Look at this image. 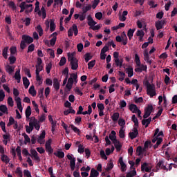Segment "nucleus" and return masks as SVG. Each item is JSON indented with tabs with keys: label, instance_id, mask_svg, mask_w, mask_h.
Segmentation results:
<instances>
[{
	"label": "nucleus",
	"instance_id": "nucleus-1",
	"mask_svg": "<svg viewBox=\"0 0 177 177\" xmlns=\"http://www.w3.org/2000/svg\"><path fill=\"white\" fill-rule=\"evenodd\" d=\"M145 85L147 86V93L149 95V96H150V97H153L157 95V93H156V87L154 84H150V82L147 80L145 83Z\"/></svg>",
	"mask_w": 177,
	"mask_h": 177
},
{
	"label": "nucleus",
	"instance_id": "nucleus-2",
	"mask_svg": "<svg viewBox=\"0 0 177 177\" xmlns=\"http://www.w3.org/2000/svg\"><path fill=\"white\" fill-rule=\"evenodd\" d=\"M160 169H163V171H168V168H167V165H164V160H160L156 164V167L153 169V172H158Z\"/></svg>",
	"mask_w": 177,
	"mask_h": 177
},
{
	"label": "nucleus",
	"instance_id": "nucleus-3",
	"mask_svg": "<svg viewBox=\"0 0 177 177\" xmlns=\"http://www.w3.org/2000/svg\"><path fill=\"white\" fill-rule=\"evenodd\" d=\"M68 160H70V167L71 171H74L75 169V158L74 155L68 153L66 156Z\"/></svg>",
	"mask_w": 177,
	"mask_h": 177
},
{
	"label": "nucleus",
	"instance_id": "nucleus-4",
	"mask_svg": "<svg viewBox=\"0 0 177 177\" xmlns=\"http://www.w3.org/2000/svg\"><path fill=\"white\" fill-rule=\"evenodd\" d=\"M52 139H49L46 142L45 147L46 151H47L48 154L50 155L53 153V149L52 148Z\"/></svg>",
	"mask_w": 177,
	"mask_h": 177
},
{
	"label": "nucleus",
	"instance_id": "nucleus-5",
	"mask_svg": "<svg viewBox=\"0 0 177 177\" xmlns=\"http://www.w3.org/2000/svg\"><path fill=\"white\" fill-rule=\"evenodd\" d=\"M153 111V105H148L147 107L145 110V113L143 115V118H149L150 117V115L151 114Z\"/></svg>",
	"mask_w": 177,
	"mask_h": 177
},
{
	"label": "nucleus",
	"instance_id": "nucleus-6",
	"mask_svg": "<svg viewBox=\"0 0 177 177\" xmlns=\"http://www.w3.org/2000/svg\"><path fill=\"white\" fill-rule=\"evenodd\" d=\"M152 167L149 166V163L144 162L141 165V171L142 172H151Z\"/></svg>",
	"mask_w": 177,
	"mask_h": 177
},
{
	"label": "nucleus",
	"instance_id": "nucleus-7",
	"mask_svg": "<svg viewBox=\"0 0 177 177\" xmlns=\"http://www.w3.org/2000/svg\"><path fill=\"white\" fill-rule=\"evenodd\" d=\"M45 135H46V133L45 130H44L37 138V142L39 143V145H44L45 143Z\"/></svg>",
	"mask_w": 177,
	"mask_h": 177
},
{
	"label": "nucleus",
	"instance_id": "nucleus-8",
	"mask_svg": "<svg viewBox=\"0 0 177 177\" xmlns=\"http://www.w3.org/2000/svg\"><path fill=\"white\" fill-rule=\"evenodd\" d=\"M138 135H139V132L138 131V128L136 127H134L133 129V131L129 133V136L130 139H131V140L136 138Z\"/></svg>",
	"mask_w": 177,
	"mask_h": 177
},
{
	"label": "nucleus",
	"instance_id": "nucleus-9",
	"mask_svg": "<svg viewBox=\"0 0 177 177\" xmlns=\"http://www.w3.org/2000/svg\"><path fill=\"white\" fill-rule=\"evenodd\" d=\"M74 84V77H73L72 76H71L68 79V82L66 85V88L68 89V91H71V89L73 88V84Z\"/></svg>",
	"mask_w": 177,
	"mask_h": 177
},
{
	"label": "nucleus",
	"instance_id": "nucleus-10",
	"mask_svg": "<svg viewBox=\"0 0 177 177\" xmlns=\"http://www.w3.org/2000/svg\"><path fill=\"white\" fill-rule=\"evenodd\" d=\"M22 40L26 44H32L34 42V39L28 35H22Z\"/></svg>",
	"mask_w": 177,
	"mask_h": 177
},
{
	"label": "nucleus",
	"instance_id": "nucleus-11",
	"mask_svg": "<svg viewBox=\"0 0 177 177\" xmlns=\"http://www.w3.org/2000/svg\"><path fill=\"white\" fill-rule=\"evenodd\" d=\"M119 164H120L121 167V171L122 172H125L127 171V165L124 162V160L122 159V157H120L118 160Z\"/></svg>",
	"mask_w": 177,
	"mask_h": 177
},
{
	"label": "nucleus",
	"instance_id": "nucleus-12",
	"mask_svg": "<svg viewBox=\"0 0 177 177\" xmlns=\"http://www.w3.org/2000/svg\"><path fill=\"white\" fill-rule=\"evenodd\" d=\"M15 102L17 103V107L18 110H19L21 113H23V106H21V98L17 97L15 99Z\"/></svg>",
	"mask_w": 177,
	"mask_h": 177
},
{
	"label": "nucleus",
	"instance_id": "nucleus-13",
	"mask_svg": "<svg viewBox=\"0 0 177 177\" xmlns=\"http://www.w3.org/2000/svg\"><path fill=\"white\" fill-rule=\"evenodd\" d=\"M30 154L33 156L35 161H41L39 156H38V152L35 149H30Z\"/></svg>",
	"mask_w": 177,
	"mask_h": 177
},
{
	"label": "nucleus",
	"instance_id": "nucleus-14",
	"mask_svg": "<svg viewBox=\"0 0 177 177\" xmlns=\"http://www.w3.org/2000/svg\"><path fill=\"white\" fill-rule=\"evenodd\" d=\"M164 24H165V21H158L155 23V27L158 30H161L164 27Z\"/></svg>",
	"mask_w": 177,
	"mask_h": 177
},
{
	"label": "nucleus",
	"instance_id": "nucleus-15",
	"mask_svg": "<svg viewBox=\"0 0 177 177\" xmlns=\"http://www.w3.org/2000/svg\"><path fill=\"white\" fill-rule=\"evenodd\" d=\"M53 88L55 91L60 89V82H59V80L56 77L53 79Z\"/></svg>",
	"mask_w": 177,
	"mask_h": 177
},
{
	"label": "nucleus",
	"instance_id": "nucleus-16",
	"mask_svg": "<svg viewBox=\"0 0 177 177\" xmlns=\"http://www.w3.org/2000/svg\"><path fill=\"white\" fill-rule=\"evenodd\" d=\"M129 110L131 111L132 113H136L138 111H139V109H138V106L134 104H131L129 106Z\"/></svg>",
	"mask_w": 177,
	"mask_h": 177
},
{
	"label": "nucleus",
	"instance_id": "nucleus-17",
	"mask_svg": "<svg viewBox=\"0 0 177 177\" xmlns=\"http://www.w3.org/2000/svg\"><path fill=\"white\" fill-rule=\"evenodd\" d=\"M116 133L115 131L113 130L111 132V134L109 135V138L110 139V140H111L113 142V143H114V142H115V140H117V136H115Z\"/></svg>",
	"mask_w": 177,
	"mask_h": 177
},
{
	"label": "nucleus",
	"instance_id": "nucleus-18",
	"mask_svg": "<svg viewBox=\"0 0 177 177\" xmlns=\"http://www.w3.org/2000/svg\"><path fill=\"white\" fill-rule=\"evenodd\" d=\"M113 145L115 146L116 151H121L122 145H121V143L120 142V141H118V140H115L113 142Z\"/></svg>",
	"mask_w": 177,
	"mask_h": 177
},
{
	"label": "nucleus",
	"instance_id": "nucleus-19",
	"mask_svg": "<svg viewBox=\"0 0 177 177\" xmlns=\"http://www.w3.org/2000/svg\"><path fill=\"white\" fill-rule=\"evenodd\" d=\"M16 152L19 161H23V157H21V147L20 146L17 147Z\"/></svg>",
	"mask_w": 177,
	"mask_h": 177
},
{
	"label": "nucleus",
	"instance_id": "nucleus-20",
	"mask_svg": "<svg viewBox=\"0 0 177 177\" xmlns=\"http://www.w3.org/2000/svg\"><path fill=\"white\" fill-rule=\"evenodd\" d=\"M151 122V117L149 118L148 119H144L142 120V124L145 125V128H147L150 123Z\"/></svg>",
	"mask_w": 177,
	"mask_h": 177
},
{
	"label": "nucleus",
	"instance_id": "nucleus-21",
	"mask_svg": "<svg viewBox=\"0 0 177 177\" xmlns=\"http://www.w3.org/2000/svg\"><path fill=\"white\" fill-rule=\"evenodd\" d=\"M15 79L17 80V83L19 84L20 80H21V75H20V68L16 71Z\"/></svg>",
	"mask_w": 177,
	"mask_h": 177
},
{
	"label": "nucleus",
	"instance_id": "nucleus-22",
	"mask_svg": "<svg viewBox=\"0 0 177 177\" xmlns=\"http://www.w3.org/2000/svg\"><path fill=\"white\" fill-rule=\"evenodd\" d=\"M71 69L77 70L78 68V59H75L71 62Z\"/></svg>",
	"mask_w": 177,
	"mask_h": 177
},
{
	"label": "nucleus",
	"instance_id": "nucleus-23",
	"mask_svg": "<svg viewBox=\"0 0 177 177\" xmlns=\"http://www.w3.org/2000/svg\"><path fill=\"white\" fill-rule=\"evenodd\" d=\"M22 80L25 89H27L28 86H30V80L27 78V77H24Z\"/></svg>",
	"mask_w": 177,
	"mask_h": 177
},
{
	"label": "nucleus",
	"instance_id": "nucleus-24",
	"mask_svg": "<svg viewBox=\"0 0 177 177\" xmlns=\"http://www.w3.org/2000/svg\"><path fill=\"white\" fill-rule=\"evenodd\" d=\"M28 92L32 96H37V91H35V87L34 86H31L30 87Z\"/></svg>",
	"mask_w": 177,
	"mask_h": 177
},
{
	"label": "nucleus",
	"instance_id": "nucleus-25",
	"mask_svg": "<svg viewBox=\"0 0 177 177\" xmlns=\"http://www.w3.org/2000/svg\"><path fill=\"white\" fill-rule=\"evenodd\" d=\"M160 132V129H156L153 134V138L152 139V143H156L160 138L157 136V134Z\"/></svg>",
	"mask_w": 177,
	"mask_h": 177
},
{
	"label": "nucleus",
	"instance_id": "nucleus-26",
	"mask_svg": "<svg viewBox=\"0 0 177 177\" xmlns=\"http://www.w3.org/2000/svg\"><path fill=\"white\" fill-rule=\"evenodd\" d=\"M99 176V171L95 169H91L89 177H97Z\"/></svg>",
	"mask_w": 177,
	"mask_h": 177
},
{
	"label": "nucleus",
	"instance_id": "nucleus-27",
	"mask_svg": "<svg viewBox=\"0 0 177 177\" xmlns=\"http://www.w3.org/2000/svg\"><path fill=\"white\" fill-rule=\"evenodd\" d=\"M55 30H56V24H55V21H53V19H50V31H51V32H53Z\"/></svg>",
	"mask_w": 177,
	"mask_h": 177
},
{
	"label": "nucleus",
	"instance_id": "nucleus-28",
	"mask_svg": "<svg viewBox=\"0 0 177 177\" xmlns=\"http://www.w3.org/2000/svg\"><path fill=\"white\" fill-rule=\"evenodd\" d=\"M126 71L128 73V77L131 78V77H133V67H129L126 68Z\"/></svg>",
	"mask_w": 177,
	"mask_h": 177
},
{
	"label": "nucleus",
	"instance_id": "nucleus-29",
	"mask_svg": "<svg viewBox=\"0 0 177 177\" xmlns=\"http://www.w3.org/2000/svg\"><path fill=\"white\" fill-rule=\"evenodd\" d=\"M122 38L123 39V45H127V44H128V37H127V34H125V32H122Z\"/></svg>",
	"mask_w": 177,
	"mask_h": 177
},
{
	"label": "nucleus",
	"instance_id": "nucleus-30",
	"mask_svg": "<svg viewBox=\"0 0 177 177\" xmlns=\"http://www.w3.org/2000/svg\"><path fill=\"white\" fill-rule=\"evenodd\" d=\"M120 118V113L118 112H115L111 116V119L114 122H116V121H118V119Z\"/></svg>",
	"mask_w": 177,
	"mask_h": 177
},
{
	"label": "nucleus",
	"instance_id": "nucleus-31",
	"mask_svg": "<svg viewBox=\"0 0 177 177\" xmlns=\"http://www.w3.org/2000/svg\"><path fill=\"white\" fill-rule=\"evenodd\" d=\"M6 71L8 73V74H12L15 71V67H12L10 65H7L6 67Z\"/></svg>",
	"mask_w": 177,
	"mask_h": 177
},
{
	"label": "nucleus",
	"instance_id": "nucleus-32",
	"mask_svg": "<svg viewBox=\"0 0 177 177\" xmlns=\"http://www.w3.org/2000/svg\"><path fill=\"white\" fill-rule=\"evenodd\" d=\"M131 120L133 121V122H134L135 127H139V120H138V118L136 117V115H133L131 117Z\"/></svg>",
	"mask_w": 177,
	"mask_h": 177
},
{
	"label": "nucleus",
	"instance_id": "nucleus-33",
	"mask_svg": "<svg viewBox=\"0 0 177 177\" xmlns=\"http://www.w3.org/2000/svg\"><path fill=\"white\" fill-rule=\"evenodd\" d=\"M135 32V29H129L127 32V37L131 41L132 39V37H133V33Z\"/></svg>",
	"mask_w": 177,
	"mask_h": 177
},
{
	"label": "nucleus",
	"instance_id": "nucleus-34",
	"mask_svg": "<svg viewBox=\"0 0 177 177\" xmlns=\"http://www.w3.org/2000/svg\"><path fill=\"white\" fill-rule=\"evenodd\" d=\"M75 60H77V58L74 57V53H68V61L71 63V62H74Z\"/></svg>",
	"mask_w": 177,
	"mask_h": 177
},
{
	"label": "nucleus",
	"instance_id": "nucleus-35",
	"mask_svg": "<svg viewBox=\"0 0 177 177\" xmlns=\"http://www.w3.org/2000/svg\"><path fill=\"white\" fill-rule=\"evenodd\" d=\"M26 118H30V115H31V106H28L26 111H25Z\"/></svg>",
	"mask_w": 177,
	"mask_h": 177
},
{
	"label": "nucleus",
	"instance_id": "nucleus-36",
	"mask_svg": "<svg viewBox=\"0 0 177 177\" xmlns=\"http://www.w3.org/2000/svg\"><path fill=\"white\" fill-rule=\"evenodd\" d=\"M1 160L3 161V162H6V164H8V162L10 161L9 157H8L6 155H2Z\"/></svg>",
	"mask_w": 177,
	"mask_h": 177
},
{
	"label": "nucleus",
	"instance_id": "nucleus-37",
	"mask_svg": "<svg viewBox=\"0 0 177 177\" xmlns=\"http://www.w3.org/2000/svg\"><path fill=\"white\" fill-rule=\"evenodd\" d=\"M51 123V131H52V133H53V132H55V131H56V127H57V121H55L53 120L52 122H50Z\"/></svg>",
	"mask_w": 177,
	"mask_h": 177
},
{
	"label": "nucleus",
	"instance_id": "nucleus-38",
	"mask_svg": "<svg viewBox=\"0 0 177 177\" xmlns=\"http://www.w3.org/2000/svg\"><path fill=\"white\" fill-rule=\"evenodd\" d=\"M54 155L58 157V158H64V152L58 151L57 153L55 152Z\"/></svg>",
	"mask_w": 177,
	"mask_h": 177
},
{
	"label": "nucleus",
	"instance_id": "nucleus-39",
	"mask_svg": "<svg viewBox=\"0 0 177 177\" xmlns=\"http://www.w3.org/2000/svg\"><path fill=\"white\" fill-rule=\"evenodd\" d=\"M119 136L120 139H124L125 138V130H124V127H122L119 131Z\"/></svg>",
	"mask_w": 177,
	"mask_h": 177
},
{
	"label": "nucleus",
	"instance_id": "nucleus-40",
	"mask_svg": "<svg viewBox=\"0 0 177 177\" xmlns=\"http://www.w3.org/2000/svg\"><path fill=\"white\" fill-rule=\"evenodd\" d=\"M92 9V6L91 4H88L85 8H82L83 15H86V12H88V10H91Z\"/></svg>",
	"mask_w": 177,
	"mask_h": 177
},
{
	"label": "nucleus",
	"instance_id": "nucleus-41",
	"mask_svg": "<svg viewBox=\"0 0 177 177\" xmlns=\"http://www.w3.org/2000/svg\"><path fill=\"white\" fill-rule=\"evenodd\" d=\"M95 64H96L95 60H92L88 63V70H92L93 67H95Z\"/></svg>",
	"mask_w": 177,
	"mask_h": 177
},
{
	"label": "nucleus",
	"instance_id": "nucleus-42",
	"mask_svg": "<svg viewBox=\"0 0 177 177\" xmlns=\"http://www.w3.org/2000/svg\"><path fill=\"white\" fill-rule=\"evenodd\" d=\"M9 49V47H5L3 49L2 51V56L4 57V59H8V50Z\"/></svg>",
	"mask_w": 177,
	"mask_h": 177
},
{
	"label": "nucleus",
	"instance_id": "nucleus-43",
	"mask_svg": "<svg viewBox=\"0 0 177 177\" xmlns=\"http://www.w3.org/2000/svg\"><path fill=\"white\" fill-rule=\"evenodd\" d=\"M72 31L74 32L75 37H77L78 35V28L77 27L76 24H73L71 27Z\"/></svg>",
	"mask_w": 177,
	"mask_h": 177
},
{
	"label": "nucleus",
	"instance_id": "nucleus-44",
	"mask_svg": "<svg viewBox=\"0 0 177 177\" xmlns=\"http://www.w3.org/2000/svg\"><path fill=\"white\" fill-rule=\"evenodd\" d=\"M144 60L145 62H149V60H150V56L149 55V52L147 50L144 51Z\"/></svg>",
	"mask_w": 177,
	"mask_h": 177
},
{
	"label": "nucleus",
	"instance_id": "nucleus-45",
	"mask_svg": "<svg viewBox=\"0 0 177 177\" xmlns=\"http://www.w3.org/2000/svg\"><path fill=\"white\" fill-rule=\"evenodd\" d=\"M137 153H138V156H142V154H143V152L146 151V150L145 149V148H142V147L139 146L137 147V150H136Z\"/></svg>",
	"mask_w": 177,
	"mask_h": 177
},
{
	"label": "nucleus",
	"instance_id": "nucleus-46",
	"mask_svg": "<svg viewBox=\"0 0 177 177\" xmlns=\"http://www.w3.org/2000/svg\"><path fill=\"white\" fill-rule=\"evenodd\" d=\"M8 6H10V8H11V9L15 11L17 10V7L16 6V3H15V2L13 1H10L8 3Z\"/></svg>",
	"mask_w": 177,
	"mask_h": 177
},
{
	"label": "nucleus",
	"instance_id": "nucleus-47",
	"mask_svg": "<svg viewBox=\"0 0 177 177\" xmlns=\"http://www.w3.org/2000/svg\"><path fill=\"white\" fill-rule=\"evenodd\" d=\"M23 136L24 137L25 141L24 143L25 145H27V143H31V139H30V137H28V135L26 133H24Z\"/></svg>",
	"mask_w": 177,
	"mask_h": 177
},
{
	"label": "nucleus",
	"instance_id": "nucleus-48",
	"mask_svg": "<svg viewBox=\"0 0 177 177\" xmlns=\"http://www.w3.org/2000/svg\"><path fill=\"white\" fill-rule=\"evenodd\" d=\"M0 111H1V113H3L4 114L8 113V106H6V105H1L0 106Z\"/></svg>",
	"mask_w": 177,
	"mask_h": 177
},
{
	"label": "nucleus",
	"instance_id": "nucleus-49",
	"mask_svg": "<svg viewBox=\"0 0 177 177\" xmlns=\"http://www.w3.org/2000/svg\"><path fill=\"white\" fill-rule=\"evenodd\" d=\"M100 155L101 158H103V160H107V156H106V153L104 152V150L101 149L100 151Z\"/></svg>",
	"mask_w": 177,
	"mask_h": 177
},
{
	"label": "nucleus",
	"instance_id": "nucleus-50",
	"mask_svg": "<svg viewBox=\"0 0 177 177\" xmlns=\"http://www.w3.org/2000/svg\"><path fill=\"white\" fill-rule=\"evenodd\" d=\"M135 62L138 66V67H140V58L138 54L135 55Z\"/></svg>",
	"mask_w": 177,
	"mask_h": 177
},
{
	"label": "nucleus",
	"instance_id": "nucleus-51",
	"mask_svg": "<svg viewBox=\"0 0 177 177\" xmlns=\"http://www.w3.org/2000/svg\"><path fill=\"white\" fill-rule=\"evenodd\" d=\"M35 49V45L34 44H30L28 47V53H30V52H34V50Z\"/></svg>",
	"mask_w": 177,
	"mask_h": 177
},
{
	"label": "nucleus",
	"instance_id": "nucleus-52",
	"mask_svg": "<svg viewBox=\"0 0 177 177\" xmlns=\"http://www.w3.org/2000/svg\"><path fill=\"white\" fill-rule=\"evenodd\" d=\"M15 102L13 101V98L12 97H8V104L10 106V107H13Z\"/></svg>",
	"mask_w": 177,
	"mask_h": 177
},
{
	"label": "nucleus",
	"instance_id": "nucleus-53",
	"mask_svg": "<svg viewBox=\"0 0 177 177\" xmlns=\"http://www.w3.org/2000/svg\"><path fill=\"white\" fill-rule=\"evenodd\" d=\"M66 62H67V59L64 57H61L59 64L62 67V66H64V64H66Z\"/></svg>",
	"mask_w": 177,
	"mask_h": 177
},
{
	"label": "nucleus",
	"instance_id": "nucleus-54",
	"mask_svg": "<svg viewBox=\"0 0 177 177\" xmlns=\"http://www.w3.org/2000/svg\"><path fill=\"white\" fill-rule=\"evenodd\" d=\"M10 55H16V53H17V48H16V46H12L10 48Z\"/></svg>",
	"mask_w": 177,
	"mask_h": 177
},
{
	"label": "nucleus",
	"instance_id": "nucleus-55",
	"mask_svg": "<svg viewBox=\"0 0 177 177\" xmlns=\"http://www.w3.org/2000/svg\"><path fill=\"white\" fill-rule=\"evenodd\" d=\"M113 167H114V164H113V162L111 160V161L107 165L106 169L107 171H111V169H113Z\"/></svg>",
	"mask_w": 177,
	"mask_h": 177
},
{
	"label": "nucleus",
	"instance_id": "nucleus-56",
	"mask_svg": "<svg viewBox=\"0 0 177 177\" xmlns=\"http://www.w3.org/2000/svg\"><path fill=\"white\" fill-rule=\"evenodd\" d=\"M149 146L151 147V141L147 140L144 144V149L146 150V149H149Z\"/></svg>",
	"mask_w": 177,
	"mask_h": 177
},
{
	"label": "nucleus",
	"instance_id": "nucleus-57",
	"mask_svg": "<svg viewBox=\"0 0 177 177\" xmlns=\"http://www.w3.org/2000/svg\"><path fill=\"white\" fill-rule=\"evenodd\" d=\"M36 80L39 82V85H42V78L39 76V73H36Z\"/></svg>",
	"mask_w": 177,
	"mask_h": 177
},
{
	"label": "nucleus",
	"instance_id": "nucleus-58",
	"mask_svg": "<svg viewBox=\"0 0 177 177\" xmlns=\"http://www.w3.org/2000/svg\"><path fill=\"white\" fill-rule=\"evenodd\" d=\"M17 174L18 177H23V171L20 169V167H17L15 171Z\"/></svg>",
	"mask_w": 177,
	"mask_h": 177
},
{
	"label": "nucleus",
	"instance_id": "nucleus-59",
	"mask_svg": "<svg viewBox=\"0 0 177 177\" xmlns=\"http://www.w3.org/2000/svg\"><path fill=\"white\" fill-rule=\"evenodd\" d=\"M34 123L35 129L37 131H39V129L41 128V125H39V122H37V120L35 118Z\"/></svg>",
	"mask_w": 177,
	"mask_h": 177
},
{
	"label": "nucleus",
	"instance_id": "nucleus-60",
	"mask_svg": "<svg viewBox=\"0 0 177 177\" xmlns=\"http://www.w3.org/2000/svg\"><path fill=\"white\" fill-rule=\"evenodd\" d=\"M8 60L10 61V64H15V63H16V57L10 56L9 57Z\"/></svg>",
	"mask_w": 177,
	"mask_h": 177
},
{
	"label": "nucleus",
	"instance_id": "nucleus-61",
	"mask_svg": "<svg viewBox=\"0 0 177 177\" xmlns=\"http://www.w3.org/2000/svg\"><path fill=\"white\" fill-rule=\"evenodd\" d=\"M92 59V56H91V54L89 53H87L85 54V62L86 63H88V62H89V60H91Z\"/></svg>",
	"mask_w": 177,
	"mask_h": 177
},
{
	"label": "nucleus",
	"instance_id": "nucleus-62",
	"mask_svg": "<svg viewBox=\"0 0 177 177\" xmlns=\"http://www.w3.org/2000/svg\"><path fill=\"white\" fill-rule=\"evenodd\" d=\"M46 70L47 74L50 73V70H52V63L50 62L48 65L46 66Z\"/></svg>",
	"mask_w": 177,
	"mask_h": 177
},
{
	"label": "nucleus",
	"instance_id": "nucleus-63",
	"mask_svg": "<svg viewBox=\"0 0 177 177\" xmlns=\"http://www.w3.org/2000/svg\"><path fill=\"white\" fill-rule=\"evenodd\" d=\"M136 175V170H133L131 172H129L127 174L126 177H133Z\"/></svg>",
	"mask_w": 177,
	"mask_h": 177
},
{
	"label": "nucleus",
	"instance_id": "nucleus-64",
	"mask_svg": "<svg viewBox=\"0 0 177 177\" xmlns=\"http://www.w3.org/2000/svg\"><path fill=\"white\" fill-rule=\"evenodd\" d=\"M134 102H135V103H142L143 97H140L138 98V97H134Z\"/></svg>",
	"mask_w": 177,
	"mask_h": 177
}]
</instances>
